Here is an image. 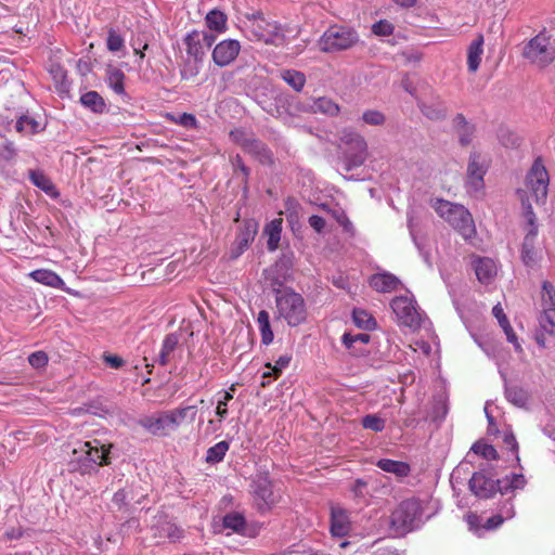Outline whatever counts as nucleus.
Listing matches in <instances>:
<instances>
[{
	"mask_svg": "<svg viewBox=\"0 0 555 555\" xmlns=\"http://www.w3.org/2000/svg\"><path fill=\"white\" fill-rule=\"evenodd\" d=\"M362 119L367 125L379 126L384 124L385 116L379 111L370 109L363 113Z\"/></svg>",
	"mask_w": 555,
	"mask_h": 555,
	"instance_id": "56",
	"label": "nucleus"
},
{
	"mask_svg": "<svg viewBox=\"0 0 555 555\" xmlns=\"http://www.w3.org/2000/svg\"><path fill=\"white\" fill-rule=\"evenodd\" d=\"M351 529L348 512L340 506L331 509V533L333 537L345 538Z\"/></svg>",
	"mask_w": 555,
	"mask_h": 555,
	"instance_id": "17",
	"label": "nucleus"
},
{
	"mask_svg": "<svg viewBox=\"0 0 555 555\" xmlns=\"http://www.w3.org/2000/svg\"><path fill=\"white\" fill-rule=\"evenodd\" d=\"M241 51V43L235 39H224L218 42L211 53L214 63L219 67H225L233 63Z\"/></svg>",
	"mask_w": 555,
	"mask_h": 555,
	"instance_id": "13",
	"label": "nucleus"
},
{
	"mask_svg": "<svg viewBox=\"0 0 555 555\" xmlns=\"http://www.w3.org/2000/svg\"><path fill=\"white\" fill-rule=\"evenodd\" d=\"M505 397L512 404L524 408L529 399L528 391L519 386H505Z\"/></svg>",
	"mask_w": 555,
	"mask_h": 555,
	"instance_id": "37",
	"label": "nucleus"
},
{
	"mask_svg": "<svg viewBox=\"0 0 555 555\" xmlns=\"http://www.w3.org/2000/svg\"><path fill=\"white\" fill-rule=\"evenodd\" d=\"M393 25L387 20H380L373 24L372 33L376 36H390L393 33Z\"/></svg>",
	"mask_w": 555,
	"mask_h": 555,
	"instance_id": "54",
	"label": "nucleus"
},
{
	"mask_svg": "<svg viewBox=\"0 0 555 555\" xmlns=\"http://www.w3.org/2000/svg\"><path fill=\"white\" fill-rule=\"evenodd\" d=\"M341 341L344 344V346L350 350V352L354 356H358V354H361L363 353V350L361 349H357L356 348V345L358 343L362 344V345H365L370 341V335L369 334H364V333H360V334H350V333H345L341 337Z\"/></svg>",
	"mask_w": 555,
	"mask_h": 555,
	"instance_id": "36",
	"label": "nucleus"
},
{
	"mask_svg": "<svg viewBox=\"0 0 555 555\" xmlns=\"http://www.w3.org/2000/svg\"><path fill=\"white\" fill-rule=\"evenodd\" d=\"M541 307L540 326L544 333L555 335V286L548 281L542 284Z\"/></svg>",
	"mask_w": 555,
	"mask_h": 555,
	"instance_id": "11",
	"label": "nucleus"
},
{
	"mask_svg": "<svg viewBox=\"0 0 555 555\" xmlns=\"http://www.w3.org/2000/svg\"><path fill=\"white\" fill-rule=\"evenodd\" d=\"M400 284V280L389 272L375 273L370 278V285L378 293L395 292Z\"/></svg>",
	"mask_w": 555,
	"mask_h": 555,
	"instance_id": "22",
	"label": "nucleus"
},
{
	"mask_svg": "<svg viewBox=\"0 0 555 555\" xmlns=\"http://www.w3.org/2000/svg\"><path fill=\"white\" fill-rule=\"evenodd\" d=\"M275 308L278 318L284 320L289 326H298L307 319L305 299L292 288L275 292Z\"/></svg>",
	"mask_w": 555,
	"mask_h": 555,
	"instance_id": "4",
	"label": "nucleus"
},
{
	"mask_svg": "<svg viewBox=\"0 0 555 555\" xmlns=\"http://www.w3.org/2000/svg\"><path fill=\"white\" fill-rule=\"evenodd\" d=\"M232 166L234 170H240L242 175L244 176L245 183L247 182L248 176H249V168L244 164L242 157L237 154L232 158Z\"/></svg>",
	"mask_w": 555,
	"mask_h": 555,
	"instance_id": "59",
	"label": "nucleus"
},
{
	"mask_svg": "<svg viewBox=\"0 0 555 555\" xmlns=\"http://www.w3.org/2000/svg\"><path fill=\"white\" fill-rule=\"evenodd\" d=\"M229 448H230L229 442L224 441V440L208 448V450L206 452V457H205L206 462L209 464H216V463L221 462L224 459Z\"/></svg>",
	"mask_w": 555,
	"mask_h": 555,
	"instance_id": "46",
	"label": "nucleus"
},
{
	"mask_svg": "<svg viewBox=\"0 0 555 555\" xmlns=\"http://www.w3.org/2000/svg\"><path fill=\"white\" fill-rule=\"evenodd\" d=\"M17 155V149L12 141H4L0 145V158L10 162L13 160Z\"/></svg>",
	"mask_w": 555,
	"mask_h": 555,
	"instance_id": "55",
	"label": "nucleus"
},
{
	"mask_svg": "<svg viewBox=\"0 0 555 555\" xmlns=\"http://www.w3.org/2000/svg\"><path fill=\"white\" fill-rule=\"evenodd\" d=\"M80 103L93 113H103L105 102L96 91H89L81 95Z\"/></svg>",
	"mask_w": 555,
	"mask_h": 555,
	"instance_id": "40",
	"label": "nucleus"
},
{
	"mask_svg": "<svg viewBox=\"0 0 555 555\" xmlns=\"http://www.w3.org/2000/svg\"><path fill=\"white\" fill-rule=\"evenodd\" d=\"M352 318L356 325L361 328L371 330L375 325L374 319L365 310L354 309Z\"/></svg>",
	"mask_w": 555,
	"mask_h": 555,
	"instance_id": "49",
	"label": "nucleus"
},
{
	"mask_svg": "<svg viewBox=\"0 0 555 555\" xmlns=\"http://www.w3.org/2000/svg\"><path fill=\"white\" fill-rule=\"evenodd\" d=\"M15 130L23 135H31L40 132L43 128L33 116L22 115L14 126Z\"/></svg>",
	"mask_w": 555,
	"mask_h": 555,
	"instance_id": "29",
	"label": "nucleus"
},
{
	"mask_svg": "<svg viewBox=\"0 0 555 555\" xmlns=\"http://www.w3.org/2000/svg\"><path fill=\"white\" fill-rule=\"evenodd\" d=\"M526 485L527 479L521 473H511L494 481L482 472H476L469 479V489L479 499H489L496 491L502 495L513 493L516 490H522Z\"/></svg>",
	"mask_w": 555,
	"mask_h": 555,
	"instance_id": "1",
	"label": "nucleus"
},
{
	"mask_svg": "<svg viewBox=\"0 0 555 555\" xmlns=\"http://www.w3.org/2000/svg\"><path fill=\"white\" fill-rule=\"evenodd\" d=\"M178 124L185 128H196L197 119L193 114L183 113L179 116Z\"/></svg>",
	"mask_w": 555,
	"mask_h": 555,
	"instance_id": "61",
	"label": "nucleus"
},
{
	"mask_svg": "<svg viewBox=\"0 0 555 555\" xmlns=\"http://www.w3.org/2000/svg\"><path fill=\"white\" fill-rule=\"evenodd\" d=\"M431 206L465 240L472 238L476 234L472 214L463 205L436 198L433 201Z\"/></svg>",
	"mask_w": 555,
	"mask_h": 555,
	"instance_id": "3",
	"label": "nucleus"
},
{
	"mask_svg": "<svg viewBox=\"0 0 555 555\" xmlns=\"http://www.w3.org/2000/svg\"><path fill=\"white\" fill-rule=\"evenodd\" d=\"M474 270L478 281L481 284L488 285L493 282L498 273V266L491 258H478L473 263Z\"/></svg>",
	"mask_w": 555,
	"mask_h": 555,
	"instance_id": "21",
	"label": "nucleus"
},
{
	"mask_svg": "<svg viewBox=\"0 0 555 555\" xmlns=\"http://www.w3.org/2000/svg\"><path fill=\"white\" fill-rule=\"evenodd\" d=\"M482 54L483 37L482 35H478V37L470 42L467 49V66L470 73H475L479 68Z\"/></svg>",
	"mask_w": 555,
	"mask_h": 555,
	"instance_id": "25",
	"label": "nucleus"
},
{
	"mask_svg": "<svg viewBox=\"0 0 555 555\" xmlns=\"http://www.w3.org/2000/svg\"><path fill=\"white\" fill-rule=\"evenodd\" d=\"M377 466L386 472L396 475L397 477H405L410 473L409 464L400 461L383 459L377 462Z\"/></svg>",
	"mask_w": 555,
	"mask_h": 555,
	"instance_id": "32",
	"label": "nucleus"
},
{
	"mask_svg": "<svg viewBox=\"0 0 555 555\" xmlns=\"http://www.w3.org/2000/svg\"><path fill=\"white\" fill-rule=\"evenodd\" d=\"M250 31L257 40L267 44H279L283 40L279 26L264 18L254 21Z\"/></svg>",
	"mask_w": 555,
	"mask_h": 555,
	"instance_id": "15",
	"label": "nucleus"
},
{
	"mask_svg": "<svg viewBox=\"0 0 555 555\" xmlns=\"http://www.w3.org/2000/svg\"><path fill=\"white\" fill-rule=\"evenodd\" d=\"M466 519L469 529L473 530L478 535H481V531L494 530L504 522V520L498 514L489 517L483 525L479 524L480 518L476 514H468Z\"/></svg>",
	"mask_w": 555,
	"mask_h": 555,
	"instance_id": "24",
	"label": "nucleus"
},
{
	"mask_svg": "<svg viewBox=\"0 0 555 555\" xmlns=\"http://www.w3.org/2000/svg\"><path fill=\"white\" fill-rule=\"evenodd\" d=\"M522 57L531 65L545 68L555 60V48L551 44V38L545 31L531 38L522 50Z\"/></svg>",
	"mask_w": 555,
	"mask_h": 555,
	"instance_id": "7",
	"label": "nucleus"
},
{
	"mask_svg": "<svg viewBox=\"0 0 555 555\" xmlns=\"http://www.w3.org/2000/svg\"><path fill=\"white\" fill-rule=\"evenodd\" d=\"M291 362V357L289 356H281L276 361H275V364L274 366L272 367V372L274 373L275 376H278L284 369H286L288 366Z\"/></svg>",
	"mask_w": 555,
	"mask_h": 555,
	"instance_id": "62",
	"label": "nucleus"
},
{
	"mask_svg": "<svg viewBox=\"0 0 555 555\" xmlns=\"http://www.w3.org/2000/svg\"><path fill=\"white\" fill-rule=\"evenodd\" d=\"M178 343H179V338H178L177 334L171 333V334H168L165 336L163 344H162L160 352L157 358V362L160 365L168 364L169 356L177 348Z\"/></svg>",
	"mask_w": 555,
	"mask_h": 555,
	"instance_id": "34",
	"label": "nucleus"
},
{
	"mask_svg": "<svg viewBox=\"0 0 555 555\" xmlns=\"http://www.w3.org/2000/svg\"><path fill=\"white\" fill-rule=\"evenodd\" d=\"M422 113L429 119L439 120L446 116L447 109L442 103L426 104L420 103Z\"/></svg>",
	"mask_w": 555,
	"mask_h": 555,
	"instance_id": "47",
	"label": "nucleus"
},
{
	"mask_svg": "<svg viewBox=\"0 0 555 555\" xmlns=\"http://www.w3.org/2000/svg\"><path fill=\"white\" fill-rule=\"evenodd\" d=\"M207 27L210 30L222 33L227 29V15L219 10H211L205 17Z\"/></svg>",
	"mask_w": 555,
	"mask_h": 555,
	"instance_id": "41",
	"label": "nucleus"
},
{
	"mask_svg": "<svg viewBox=\"0 0 555 555\" xmlns=\"http://www.w3.org/2000/svg\"><path fill=\"white\" fill-rule=\"evenodd\" d=\"M251 488L259 509H269L275 503L271 480L267 475H258Z\"/></svg>",
	"mask_w": 555,
	"mask_h": 555,
	"instance_id": "14",
	"label": "nucleus"
},
{
	"mask_svg": "<svg viewBox=\"0 0 555 555\" xmlns=\"http://www.w3.org/2000/svg\"><path fill=\"white\" fill-rule=\"evenodd\" d=\"M257 324L261 335V343L266 346L273 341V332L270 325V317L268 311L261 310L257 317Z\"/></svg>",
	"mask_w": 555,
	"mask_h": 555,
	"instance_id": "35",
	"label": "nucleus"
},
{
	"mask_svg": "<svg viewBox=\"0 0 555 555\" xmlns=\"http://www.w3.org/2000/svg\"><path fill=\"white\" fill-rule=\"evenodd\" d=\"M197 409L194 405H188L168 411L169 417L173 421V429L178 427L186 418H189L190 421H194Z\"/></svg>",
	"mask_w": 555,
	"mask_h": 555,
	"instance_id": "43",
	"label": "nucleus"
},
{
	"mask_svg": "<svg viewBox=\"0 0 555 555\" xmlns=\"http://www.w3.org/2000/svg\"><path fill=\"white\" fill-rule=\"evenodd\" d=\"M254 137V134L245 131L244 129H234L230 131L231 140L240 145L243 150L248 144L249 140Z\"/></svg>",
	"mask_w": 555,
	"mask_h": 555,
	"instance_id": "53",
	"label": "nucleus"
},
{
	"mask_svg": "<svg viewBox=\"0 0 555 555\" xmlns=\"http://www.w3.org/2000/svg\"><path fill=\"white\" fill-rule=\"evenodd\" d=\"M125 74L121 69L109 67L107 69V82L111 89L117 94L125 93Z\"/></svg>",
	"mask_w": 555,
	"mask_h": 555,
	"instance_id": "45",
	"label": "nucleus"
},
{
	"mask_svg": "<svg viewBox=\"0 0 555 555\" xmlns=\"http://www.w3.org/2000/svg\"><path fill=\"white\" fill-rule=\"evenodd\" d=\"M362 426L365 429L379 433L385 428V420L376 414H367L362 418Z\"/></svg>",
	"mask_w": 555,
	"mask_h": 555,
	"instance_id": "52",
	"label": "nucleus"
},
{
	"mask_svg": "<svg viewBox=\"0 0 555 555\" xmlns=\"http://www.w3.org/2000/svg\"><path fill=\"white\" fill-rule=\"evenodd\" d=\"M106 47L111 52H119L125 48V39L117 30L111 28L107 33Z\"/></svg>",
	"mask_w": 555,
	"mask_h": 555,
	"instance_id": "48",
	"label": "nucleus"
},
{
	"mask_svg": "<svg viewBox=\"0 0 555 555\" xmlns=\"http://www.w3.org/2000/svg\"><path fill=\"white\" fill-rule=\"evenodd\" d=\"M310 108L313 113H320L327 116H336L339 113L338 104L325 96L314 99Z\"/></svg>",
	"mask_w": 555,
	"mask_h": 555,
	"instance_id": "33",
	"label": "nucleus"
},
{
	"mask_svg": "<svg viewBox=\"0 0 555 555\" xmlns=\"http://www.w3.org/2000/svg\"><path fill=\"white\" fill-rule=\"evenodd\" d=\"M492 313L494 315V318L498 320L500 326L502 327V330L504 331L505 335H506V338L509 343L514 344L515 345V348L516 349H519L520 348V345L518 344L517 341V337L503 311V308L501 306V304H496L493 309H492Z\"/></svg>",
	"mask_w": 555,
	"mask_h": 555,
	"instance_id": "28",
	"label": "nucleus"
},
{
	"mask_svg": "<svg viewBox=\"0 0 555 555\" xmlns=\"http://www.w3.org/2000/svg\"><path fill=\"white\" fill-rule=\"evenodd\" d=\"M258 230V224L254 220H247L244 222L243 228L236 235L233 256L238 257L242 255L249 246V244L254 241L255 235Z\"/></svg>",
	"mask_w": 555,
	"mask_h": 555,
	"instance_id": "18",
	"label": "nucleus"
},
{
	"mask_svg": "<svg viewBox=\"0 0 555 555\" xmlns=\"http://www.w3.org/2000/svg\"><path fill=\"white\" fill-rule=\"evenodd\" d=\"M472 451L486 460H496L498 459V452H496L495 448L488 443L478 441L473 444Z\"/></svg>",
	"mask_w": 555,
	"mask_h": 555,
	"instance_id": "51",
	"label": "nucleus"
},
{
	"mask_svg": "<svg viewBox=\"0 0 555 555\" xmlns=\"http://www.w3.org/2000/svg\"><path fill=\"white\" fill-rule=\"evenodd\" d=\"M172 422L168 412H164L141 418L140 425L153 435H164L166 430L173 429Z\"/></svg>",
	"mask_w": 555,
	"mask_h": 555,
	"instance_id": "20",
	"label": "nucleus"
},
{
	"mask_svg": "<svg viewBox=\"0 0 555 555\" xmlns=\"http://www.w3.org/2000/svg\"><path fill=\"white\" fill-rule=\"evenodd\" d=\"M390 307L400 325L408 326L410 328H417L421 326V313L417 309V304L412 296H397L391 300Z\"/></svg>",
	"mask_w": 555,
	"mask_h": 555,
	"instance_id": "10",
	"label": "nucleus"
},
{
	"mask_svg": "<svg viewBox=\"0 0 555 555\" xmlns=\"http://www.w3.org/2000/svg\"><path fill=\"white\" fill-rule=\"evenodd\" d=\"M185 44L186 55L199 61L205 60L206 52L208 51L203 47L201 40H198V30L188 33L183 39Z\"/></svg>",
	"mask_w": 555,
	"mask_h": 555,
	"instance_id": "23",
	"label": "nucleus"
},
{
	"mask_svg": "<svg viewBox=\"0 0 555 555\" xmlns=\"http://www.w3.org/2000/svg\"><path fill=\"white\" fill-rule=\"evenodd\" d=\"M244 151L250 154L253 157L258 159L261 164H269L272 162V153L267 147V145L253 137L248 144L245 146Z\"/></svg>",
	"mask_w": 555,
	"mask_h": 555,
	"instance_id": "26",
	"label": "nucleus"
},
{
	"mask_svg": "<svg viewBox=\"0 0 555 555\" xmlns=\"http://www.w3.org/2000/svg\"><path fill=\"white\" fill-rule=\"evenodd\" d=\"M496 514L501 516L504 521L515 516V507L512 498L502 502Z\"/></svg>",
	"mask_w": 555,
	"mask_h": 555,
	"instance_id": "57",
	"label": "nucleus"
},
{
	"mask_svg": "<svg viewBox=\"0 0 555 555\" xmlns=\"http://www.w3.org/2000/svg\"><path fill=\"white\" fill-rule=\"evenodd\" d=\"M104 362L112 369H119L124 365V360L119 356L116 354H104Z\"/></svg>",
	"mask_w": 555,
	"mask_h": 555,
	"instance_id": "63",
	"label": "nucleus"
},
{
	"mask_svg": "<svg viewBox=\"0 0 555 555\" xmlns=\"http://www.w3.org/2000/svg\"><path fill=\"white\" fill-rule=\"evenodd\" d=\"M367 157V144L363 139V144L353 143L352 145L344 149L345 169L347 171L360 167L364 164Z\"/></svg>",
	"mask_w": 555,
	"mask_h": 555,
	"instance_id": "19",
	"label": "nucleus"
},
{
	"mask_svg": "<svg viewBox=\"0 0 555 555\" xmlns=\"http://www.w3.org/2000/svg\"><path fill=\"white\" fill-rule=\"evenodd\" d=\"M359 42L358 33L348 26L333 25L319 39L322 52L332 53L350 49Z\"/></svg>",
	"mask_w": 555,
	"mask_h": 555,
	"instance_id": "6",
	"label": "nucleus"
},
{
	"mask_svg": "<svg viewBox=\"0 0 555 555\" xmlns=\"http://www.w3.org/2000/svg\"><path fill=\"white\" fill-rule=\"evenodd\" d=\"M339 141L340 146L344 150L347 146L352 145L353 143H360V145L363 144V137L359 132L346 128L341 130L339 134Z\"/></svg>",
	"mask_w": 555,
	"mask_h": 555,
	"instance_id": "50",
	"label": "nucleus"
},
{
	"mask_svg": "<svg viewBox=\"0 0 555 555\" xmlns=\"http://www.w3.org/2000/svg\"><path fill=\"white\" fill-rule=\"evenodd\" d=\"M29 275L34 281L47 286L61 288L64 285V281L61 279V276L54 271L48 269L35 270Z\"/></svg>",
	"mask_w": 555,
	"mask_h": 555,
	"instance_id": "27",
	"label": "nucleus"
},
{
	"mask_svg": "<svg viewBox=\"0 0 555 555\" xmlns=\"http://www.w3.org/2000/svg\"><path fill=\"white\" fill-rule=\"evenodd\" d=\"M422 506L416 499L402 501L391 514V525L401 532L418 528L422 524Z\"/></svg>",
	"mask_w": 555,
	"mask_h": 555,
	"instance_id": "8",
	"label": "nucleus"
},
{
	"mask_svg": "<svg viewBox=\"0 0 555 555\" xmlns=\"http://www.w3.org/2000/svg\"><path fill=\"white\" fill-rule=\"evenodd\" d=\"M282 79L292 87L295 91L299 92L304 89L306 83V76L304 73L295 69H284L281 72Z\"/></svg>",
	"mask_w": 555,
	"mask_h": 555,
	"instance_id": "42",
	"label": "nucleus"
},
{
	"mask_svg": "<svg viewBox=\"0 0 555 555\" xmlns=\"http://www.w3.org/2000/svg\"><path fill=\"white\" fill-rule=\"evenodd\" d=\"M153 537L157 543L168 540L169 542H177L183 537V530L172 522L167 515L157 514L151 525Z\"/></svg>",
	"mask_w": 555,
	"mask_h": 555,
	"instance_id": "12",
	"label": "nucleus"
},
{
	"mask_svg": "<svg viewBox=\"0 0 555 555\" xmlns=\"http://www.w3.org/2000/svg\"><path fill=\"white\" fill-rule=\"evenodd\" d=\"M522 199L524 216L527 219L528 230L521 245V261L528 268H533L541 259L539 251L535 248V241L538 236V227L535 223V215L531 204Z\"/></svg>",
	"mask_w": 555,
	"mask_h": 555,
	"instance_id": "9",
	"label": "nucleus"
},
{
	"mask_svg": "<svg viewBox=\"0 0 555 555\" xmlns=\"http://www.w3.org/2000/svg\"><path fill=\"white\" fill-rule=\"evenodd\" d=\"M282 232V219L271 220L264 228V234L268 236L267 246L270 251L279 247Z\"/></svg>",
	"mask_w": 555,
	"mask_h": 555,
	"instance_id": "30",
	"label": "nucleus"
},
{
	"mask_svg": "<svg viewBox=\"0 0 555 555\" xmlns=\"http://www.w3.org/2000/svg\"><path fill=\"white\" fill-rule=\"evenodd\" d=\"M486 168L479 160V155L472 154L467 166L466 190L469 194H477L483 189Z\"/></svg>",
	"mask_w": 555,
	"mask_h": 555,
	"instance_id": "16",
	"label": "nucleus"
},
{
	"mask_svg": "<svg viewBox=\"0 0 555 555\" xmlns=\"http://www.w3.org/2000/svg\"><path fill=\"white\" fill-rule=\"evenodd\" d=\"M113 448V443H104L99 439L81 443L79 449L73 451L74 454L80 453V456L72 462L74 469L81 475L98 473V466L111 464L109 453Z\"/></svg>",
	"mask_w": 555,
	"mask_h": 555,
	"instance_id": "2",
	"label": "nucleus"
},
{
	"mask_svg": "<svg viewBox=\"0 0 555 555\" xmlns=\"http://www.w3.org/2000/svg\"><path fill=\"white\" fill-rule=\"evenodd\" d=\"M335 218L337 222L343 227L345 232L353 234L352 222L348 219L347 215L344 211H337L335 214Z\"/></svg>",
	"mask_w": 555,
	"mask_h": 555,
	"instance_id": "60",
	"label": "nucleus"
},
{
	"mask_svg": "<svg viewBox=\"0 0 555 555\" xmlns=\"http://www.w3.org/2000/svg\"><path fill=\"white\" fill-rule=\"evenodd\" d=\"M31 183L48 195H55V186L51 179L42 170H29Z\"/></svg>",
	"mask_w": 555,
	"mask_h": 555,
	"instance_id": "31",
	"label": "nucleus"
},
{
	"mask_svg": "<svg viewBox=\"0 0 555 555\" xmlns=\"http://www.w3.org/2000/svg\"><path fill=\"white\" fill-rule=\"evenodd\" d=\"M235 386V384H232L228 390L218 392L219 399L217 401L216 415L219 417V423L228 416V403L233 399Z\"/></svg>",
	"mask_w": 555,
	"mask_h": 555,
	"instance_id": "39",
	"label": "nucleus"
},
{
	"mask_svg": "<svg viewBox=\"0 0 555 555\" xmlns=\"http://www.w3.org/2000/svg\"><path fill=\"white\" fill-rule=\"evenodd\" d=\"M198 40H201L203 47H205L207 50H209L210 47L216 41V36L208 31H198Z\"/></svg>",
	"mask_w": 555,
	"mask_h": 555,
	"instance_id": "64",
	"label": "nucleus"
},
{
	"mask_svg": "<svg viewBox=\"0 0 555 555\" xmlns=\"http://www.w3.org/2000/svg\"><path fill=\"white\" fill-rule=\"evenodd\" d=\"M222 524L225 529L236 533H242L246 528L245 517L238 512H231L224 515Z\"/></svg>",
	"mask_w": 555,
	"mask_h": 555,
	"instance_id": "44",
	"label": "nucleus"
},
{
	"mask_svg": "<svg viewBox=\"0 0 555 555\" xmlns=\"http://www.w3.org/2000/svg\"><path fill=\"white\" fill-rule=\"evenodd\" d=\"M548 184V172L541 159H537L526 176V191L518 190L520 199L528 201L527 203L530 204L529 196L527 195V193H530V196L537 204H544L547 196Z\"/></svg>",
	"mask_w": 555,
	"mask_h": 555,
	"instance_id": "5",
	"label": "nucleus"
},
{
	"mask_svg": "<svg viewBox=\"0 0 555 555\" xmlns=\"http://www.w3.org/2000/svg\"><path fill=\"white\" fill-rule=\"evenodd\" d=\"M28 362L35 369H41L47 365L48 356L43 351H36L28 357Z\"/></svg>",
	"mask_w": 555,
	"mask_h": 555,
	"instance_id": "58",
	"label": "nucleus"
},
{
	"mask_svg": "<svg viewBox=\"0 0 555 555\" xmlns=\"http://www.w3.org/2000/svg\"><path fill=\"white\" fill-rule=\"evenodd\" d=\"M203 61L190 57L186 55V57L183 60L180 68V75L181 78L184 80H190L195 78L203 66Z\"/></svg>",
	"mask_w": 555,
	"mask_h": 555,
	"instance_id": "38",
	"label": "nucleus"
}]
</instances>
